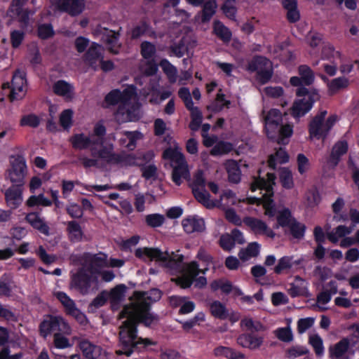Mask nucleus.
<instances>
[{
	"mask_svg": "<svg viewBox=\"0 0 359 359\" xmlns=\"http://www.w3.org/2000/svg\"><path fill=\"white\" fill-rule=\"evenodd\" d=\"M161 297V291L152 289L145 292H136L130 298V304L125 306L120 314L123 322L120 327L119 348L116 351L118 355L129 356L139 344H151L148 339L138 337L137 325L142 323L146 326H150L158 322L157 316L149 311V305Z\"/></svg>",
	"mask_w": 359,
	"mask_h": 359,
	"instance_id": "f257e3e1",
	"label": "nucleus"
},
{
	"mask_svg": "<svg viewBox=\"0 0 359 359\" xmlns=\"http://www.w3.org/2000/svg\"><path fill=\"white\" fill-rule=\"evenodd\" d=\"M266 176L267 179L261 177L255 178L251 184L252 191H255L257 189L265 191L261 197H248L241 199L238 198L233 191L227 190L219 196V199H214L205 189V178L203 172L198 170L195 173L191 183L192 192L197 201L208 209L215 208L225 209L229 205H236L238 202L257 203V205L262 203L265 210V215L269 217H272L276 215V210L272 205L273 201L271 199L273 195V186L275 184V176L271 173H267Z\"/></svg>",
	"mask_w": 359,
	"mask_h": 359,
	"instance_id": "f03ea898",
	"label": "nucleus"
},
{
	"mask_svg": "<svg viewBox=\"0 0 359 359\" xmlns=\"http://www.w3.org/2000/svg\"><path fill=\"white\" fill-rule=\"evenodd\" d=\"M139 98L133 86H127L121 92L113 90L105 97L107 105L118 104V109L115 114V118L119 123L133 121L139 118Z\"/></svg>",
	"mask_w": 359,
	"mask_h": 359,
	"instance_id": "7ed1b4c3",
	"label": "nucleus"
},
{
	"mask_svg": "<svg viewBox=\"0 0 359 359\" xmlns=\"http://www.w3.org/2000/svg\"><path fill=\"white\" fill-rule=\"evenodd\" d=\"M83 266L71 277L70 287L81 294L88 293L93 274L101 273V269L108 266L107 255L104 253L96 255L85 254Z\"/></svg>",
	"mask_w": 359,
	"mask_h": 359,
	"instance_id": "20e7f679",
	"label": "nucleus"
},
{
	"mask_svg": "<svg viewBox=\"0 0 359 359\" xmlns=\"http://www.w3.org/2000/svg\"><path fill=\"white\" fill-rule=\"evenodd\" d=\"M197 259L202 262L205 268L200 269L196 262L187 264L182 271V276L177 279V284L182 288L189 287L194 282L196 287H201L206 285L207 280L203 276H198L200 273L203 274L208 270L212 263V257L203 248H201L196 255Z\"/></svg>",
	"mask_w": 359,
	"mask_h": 359,
	"instance_id": "39448f33",
	"label": "nucleus"
},
{
	"mask_svg": "<svg viewBox=\"0 0 359 359\" xmlns=\"http://www.w3.org/2000/svg\"><path fill=\"white\" fill-rule=\"evenodd\" d=\"M265 130L269 138L276 140L279 144H287L293 133V126L283 123L282 113L276 109L263 111Z\"/></svg>",
	"mask_w": 359,
	"mask_h": 359,
	"instance_id": "423d86ee",
	"label": "nucleus"
},
{
	"mask_svg": "<svg viewBox=\"0 0 359 359\" xmlns=\"http://www.w3.org/2000/svg\"><path fill=\"white\" fill-rule=\"evenodd\" d=\"M163 157L172 168V180L176 185H180L184 180L189 177L187 163L176 142L163 151Z\"/></svg>",
	"mask_w": 359,
	"mask_h": 359,
	"instance_id": "0eeeda50",
	"label": "nucleus"
},
{
	"mask_svg": "<svg viewBox=\"0 0 359 359\" xmlns=\"http://www.w3.org/2000/svg\"><path fill=\"white\" fill-rule=\"evenodd\" d=\"M69 142L74 149H89L91 156H95L97 154L107 161H111L112 158V145L100 149V140L90 135H86L83 133H75L69 137Z\"/></svg>",
	"mask_w": 359,
	"mask_h": 359,
	"instance_id": "6e6552de",
	"label": "nucleus"
},
{
	"mask_svg": "<svg viewBox=\"0 0 359 359\" xmlns=\"http://www.w3.org/2000/svg\"><path fill=\"white\" fill-rule=\"evenodd\" d=\"M135 256L144 261L156 260L163 263L172 271L181 269L183 256L178 253L161 252L158 248H140L135 250Z\"/></svg>",
	"mask_w": 359,
	"mask_h": 359,
	"instance_id": "1a4fd4ad",
	"label": "nucleus"
},
{
	"mask_svg": "<svg viewBox=\"0 0 359 359\" xmlns=\"http://www.w3.org/2000/svg\"><path fill=\"white\" fill-rule=\"evenodd\" d=\"M327 111H321L313 118L309 126V138L313 140H324L329 131L337 121L336 115H330L326 117Z\"/></svg>",
	"mask_w": 359,
	"mask_h": 359,
	"instance_id": "9d476101",
	"label": "nucleus"
},
{
	"mask_svg": "<svg viewBox=\"0 0 359 359\" xmlns=\"http://www.w3.org/2000/svg\"><path fill=\"white\" fill-rule=\"evenodd\" d=\"M298 98L294 102L292 114L294 118L305 115L312 107L313 104L319 99L316 92L309 93L304 87H300L296 93Z\"/></svg>",
	"mask_w": 359,
	"mask_h": 359,
	"instance_id": "9b49d317",
	"label": "nucleus"
},
{
	"mask_svg": "<svg viewBox=\"0 0 359 359\" xmlns=\"http://www.w3.org/2000/svg\"><path fill=\"white\" fill-rule=\"evenodd\" d=\"M10 165L11 167L6 172V178L15 186L22 187L27 173L25 158L20 156H11Z\"/></svg>",
	"mask_w": 359,
	"mask_h": 359,
	"instance_id": "f8f14e48",
	"label": "nucleus"
},
{
	"mask_svg": "<svg viewBox=\"0 0 359 359\" xmlns=\"http://www.w3.org/2000/svg\"><path fill=\"white\" fill-rule=\"evenodd\" d=\"M248 69L257 72V79L261 83H266L272 75L271 62L264 57H256L249 64Z\"/></svg>",
	"mask_w": 359,
	"mask_h": 359,
	"instance_id": "ddd939ff",
	"label": "nucleus"
},
{
	"mask_svg": "<svg viewBox=\"0 0 359 359\" xmlns=\"http://www.w3.org/2000/svg\"><path fill=\"white\" fill-rule=\"evenodd\" d=\"M54 296L60 302L67 314L73 316L80 324H85L86 317L77 307L74 302L64 292L56 291Z\"/></svg>",
	"mask_w": 359,
	"mask_h": 359,
	"instance_id": "4468645a",
	"label": "nucleus"
},
{
	"mask_svg": "<svg viewBox=\"0 0 359 359\" xmlns=\"http://www.w3.org/2000/svg\"><path fill=\"white\" fill-rule=\"evenodd\" d=\"M101 47L93 43L89 48L86 55V60L94 69H96L98 65H101V69L104 72H108L114 69V64L110 60H103L101 57Z\"/></svg>",
	"mask_w": 359,
	"mask_h": 359,
	"instance_id": "2eb2a0df",
	"label": "nucleus"
},
{
	"mask_svg": "<svg viewBox=\"0 0 359 359\" xmlns=\"http://www.w3.org/2000/svg\"><path fill=\"white\" fill-rule=\"evenodd\" d=\"M27 91V80L23 71L17 70L12 78L10 99L11 101L22 99Z\"/></svg>",
	"mask_w": 359,
	"mask_h": 359,
	"instance_id": "dca6fc26",
	"label": "nucleus"
},
{
	"mask_svg": "<svg viewBox=\"0 0 359 359\" xmlns=\"http://www.w3.org/2000/svg\"><path fill=\"white\" fill-rule=\"evenodd\" d=\"M59 11L76 16L82 13L85 8L84 0H50Z\"/></svg>",
	"mask_w": 359,
	"mask_h": 359,
	"instance_id": "f3484780",
	"label": "nucleus"
},
{
	"mask_svg": "<svg viewBox=\"0 0 359 359\" xmlns=\"http://www.w3.org/2000/svg\"><path fill=\"white\" fill-rule=\"evenodd\" d=\"M79 347L88 359H108V353L101 346L94 345L88 341L80 343Z\"/></svg>",
	"mask_w": 359,
	"mask_h": 359,
	"instance_id": "a211bd4d",
	"label": "nucleus"
},
{
	"mask_svg": "<svg viewBox=\"0 0 359 359\" xmlns=\"http://www.w3.org/2000/svg\"><path fill=\"white\" fill-rule=\"evenodd\" d=\"M243 222L256 234L263 235L271 238L275 237L276 233L273 231L264 222L259 219L248 217L243 219Z\"/></svg>",
	"mask_w": 359,
	"mask_h": 359,
	"instance_id": "6ab92c4d",
	"label": "nucleus"
},
{
	"mask_svg": "<svg viewBox=\"0 0 359 359\" xmlns=\"http://www.w3.org/2000/svg\"><path fill=\"white\" fill-rule=\"evenodd\" d=\"M299 76L291 77L290 82L294 86L311 85L314 81V74L311 69L306 65H301L298 68Z\"/></svg>",
	"mask_w": 359,
	"mask_h": 359,
	"instance_id": "aec40b11",
	"label": "nucleus"
},
{
	"mask_svg": "<svg viewBox=\"0 0 359 359\" xmlns=\"http://www.w3.org/2000/svg\"><path fill=\"white\" fill-rule=\"evenodd\" d=\"M182 224L184 230L187 233L201 232L205 227L203 219L196 215L189 216L184 219Z\"/></svg>",
	"mask_w": 359,
	"mask_h": 359,
	"instance_id": "412c9836",
	"label": "nucleus"
},
{
	"mask_svg": "<svg viewBox=\"0 0 359 359\" xmlns=\"http://www.w3.org/2000/svg\"><path fill=\"white\" fill-rule=\"evenodd\" d=\"M263 341L262 337L253 334H243L237 339V342L240 346L252 350L259 348Z\"/></svg>",
	"mask_w": 359,
	"mask_h": 359,
	"instance_id": "4be33fe9",
	"label": "nucleus"
},
{
	"mask_svg": "<svg viewBox=\"0 0 359 359\" xmlns=\"http://www.w3.org/2000/svg\"><path fill=\"white\" fill-rule=\"evenodd\" d=\"M24 0H12L8 12L12 17L18 18V22H29V13L23 8Z\"/></svg>",
	"mask_w": 359,
	"mask_h": 359,
	"instance_id": "5701e85b",
	"label": "nucleus"
},
{
	"mask_svg": "<svg viewBox=\"0 0 359 359\" xmlns=\"http://www.w3.org/2000/svg\"><path fill=\"white\" fill-rule=\"evenodd\" d=\"M6 200L8 205L12 208H17L22 202V187H11L5 194Z\"/></svg>",
	"mask_w": 359,
	"mask_h": 359,
	"instance_id": "b1692460",
	"label": "nucleus"
},
{
	"mask_svg": "<svg viewBox=\"0 0 359 359\" xmlns=\"http://www.w3.org/2000/svg\"><path fill=\"white\" fill-rule=\"evenodd\" d=\"M349 340L344 338L329 348V355L331 359H344L349 348Z\"/></svg>",
	"mask_w": 359,
	"mask_h": 359,
	"instance_id": "393cba45",
	"label": "nucleus"
},
{
	"mask_svg": "<svg viewBox=\"0 0 359 359\" xmlns=\"http://www.w3.org/2000/svg\"><path fill=\"white\" fill-rule=\"evenodd\" d=\"M289 293L293 297L297 296L309 297V292L307 282L299 277H296L294 280L290 284Z\"/></svg>",
	"mask_w": 359,
	"mask_h": 359,
	"instance_id": "a878e982",
	"label": "nucleus"
},
{
	"mask_svg": "<svg viewBox=\"0 0 359 359\" xmlns=\"http://www.w3.org/2000/svg\"><path fill=\"white\" fill-rule=\"evenodd\" d=\"M53 88L56 95L62 97L67 100H70L74 97V87L65 81L60 80L55 82Z\"/></svg>",
	"mask_w": 359,
	"mask_h": 359,
	"instance_id": "bb28decb",
	"label": "nucleus"
},
{
	"mask_svg": "<svg viewBox=\"0 0 359 359\" xmlns=\"http://www.w3.org/2000/svg\"><path fill=\"white\" fill-rule=\"evenodd\" d=\"M25 219L33 228L45 235H48L49 227L38 213L30 212L26 215Z\"/></svg>",
	"mask_w": 359,
	"mask_h": 359,
	"instance_id": "cd10ccee",
	"label": "nucleus"
},
{
	"mask_svg": "<svg viewBox=\"0 0 359 359\" xmlns=\"http://www.w3.org/2000/svg\"><path fill=\"white\" fill-rule=\"evenodd\" d=\"M210 287L212 290H220L224 293L233 292L235 295L239 296L242 294V292L239 288L232 286L231 283L226 280H216L211 283Z\"/></svg>",
	"mask_w": 359,
	"mask_h": 359,
	"instance_id": "c85d7f7f",
	"label": "nucleus"
},
{
	"mask_svg": "<svg viewBox=\"0 0 359 359\" xmlns=\"http://www.w3.org/2000/svg\"><path fill=\"white\" fill-rule=\"evenodd\" d=\"M283 8L287 10L289 22H296L299 20L300 14L297 9V0H282Z\"/></svg>",
	"mask_w": 359,
	"mask_h": 359,
	"instance_id": "c756f323",
	"label": "nucleus"
},
{
	"mask_svg": "<svg viewBox=\"0 0 359 359\" xmlns=\"http://www.w3.org/2000/svg\"><path fill=\"white\" fill-rule=\"evenodd\" d=\"M353 229L351 225H339L327 233V238L332 243H337L341 238L351 234Z\"/></svg>",
	"mask_w": 359,
	"mask_h": 359,
	"instance_id": "7c9ffc66",
	"label": "nucleus"
},
{
	"mask_svg": "<svg viewBox=\"0 0 359 359\" xmlns=\"http://www.w3.org/2000/svg\"><path fill=\"white\" fill-rule=\"evenodd\" d=\"M217 8L216 0H207L202 4L201 22H208Z\"/></svg>",
	"mask_w": 359,
	"mask_h": 359,
	"instance_id": "2f4dec72",
	"label": "nucleus"
},
{
	"mask_svg": "<svg viewBox=\"0 0 359 359\" xmlns=\"http://www.w3.org/2000/svg\"><path fill=\"white\" fill-rule=\"evenodd\" d=\"M210 313L216 318L224 320L229 316V311L219 301H213L209 304Z\"/></svg>",
	"mask_w": 359,
	"mask_h": 359,
	"instance_id": "473e14b6",
	"label": "nucleus"
},
{
	"mask_svg": "<svg viewBox=\"0 0 359 359\" xmlns=\"http://www.w3.org/2000/svg\"><path fill=\"white\" fill-rule=\"evenodd\" d=\"M289 160V156L284 149L280 148L274 154L269 156L268 163L272 169H276L278 165L285 163Z\"/></svg>",
	"mask_w": 359,
	"mask_h": 359,
	"instance_id": "72a5a7b5",
	"label": "nucleus"
},
{
	"mask_svg": "<svg viewBox=\"0 0 359 359\" xmlns=\"http://www.w3.org/2000/svg\"><path fill=\"white\" fill-rule=\"evenodd\" d=\"M348 150V144L345 141H340L334 144L332 148L330 156V163L334 165H337L339 161L340 157L345 154Z\"/></svg>",
	"mask_w": 359,
	"mask_h": 359,
	"instance_id": "f704fd0d",
	"label": "nucleus"
},
{
	"mask_svg": "<svg viewBox=\"0 0 359 359\" xmlns=\"http://www.w3.org/2000/svg\"><path fill=\"white\" fill-rule=\"evenodd\" d=\"M259 250L260 245L257 243H251L247 248L242 249L239 252V258L243 262H247L251 258L257 257L259 253Z\"/></svg>",
	"mask_w": 359,
	"mask_h": 359,
	"instance_id": "c9c22d12",
	"label": "nucleus"
},
{
	"mask_svg": "<svg viewBox=\"0 0 359 359\" xmlns=\"http://www.w3.org/2000/svg\"><path fill=\"white\" fill-rule=\"evenodd\" d=\"M299 261L294 260L293 256H284L281 257L274 268L276 273H281L283 271L290 269L294 264H299Z\"/></svg>",
	"mask_w": 359,
	"mask_h": 359,
	"instance_id": "e433bc0d",
	"label": "nucleus"
},
{
	"mask_svg": "<svg viewBox=\"0 0 359 359\" xmlns=\"http://www.w3.org/2000/svg\"><path fill=\"white\" fill-rule=\"evenodd\" d=\"M226 169L229 174V179L231 182L238 183L241 180V172L237 163L229 160L226 162Z\"/></svg>",
	"mask_w": 359,
	"mask_h": 359,
	"instance_id": "4c0bfd02",
	"label": "nucleus"
},
{
	"mask_svg": "<svg viewBox=\"0 0 359 359\" xmlns=\"http://www.w3.org/2000/svg\"><path fill=\"white\" fill-rule=\"evenodd\" d=\"M160 66L163 72L166 74L169 81L174 83L177 81V70L168 60H162L160 62Z\"/></svg>",
	"mask_w": 359,
	"mask_h": 359,
	"instance_id": "58836bf2",
	"label": "nucleus"
},
{
	"mask_svg": "<svg viewBox=\"0 0 359 359\" xmlns=\"http://www.w3.org/2000/svg\"><path fill=\"white\" fill-rule=\"evenodd\" d=\"M345 205L344 201L341 198H338L332 204V210L334 213L333 219L337 222H346L348 221L346 215L341 214L340 212Z\"/></svg>",
	"mask_w": 359,
	"mask_h": 359,
	"instance_id": "ea45409f",
	"label": "nucleus"
},
{
	"mask_svg": "<svg viewBox=\"0 0 359 359\" xmlns=\"http://www.w3.org/2000/svg\"><path fill=\"white\" fill-rule=\"evenodd\" d=\"M214 353L217 356H224L230 359H244L245 358L243 354L224 346L216 348Z\"/></svg>",
	"mask_w": 359,
	"mask_h": 359,
	"instance_id": "a19ab883",
	"label": "nucleus"
},
{
	"mask_svg": "<svg viewBox=\"0 0 359 359\" xmlns=\"http://www.w3.org/2000/svg\"><path fill=\"white\" fill-rule=\"evenodd\" d=\"M278 224L276 228L278 226H290L295 219L292 217L290 211L287 208H283L278 212L277 215Z\"/></svg>",
	"mask_w": 359,
	"mask_h": 359,
	"instance_id": "79ce46f5",
	"label": "nucleus"
},
{
	"mask_svg": "<svg viewBox=\"0 0 359 359\" xmlns=\"http://www.w3.org/2000/svg\"><path fill=\"white\" fill-rule=\"evenodd\" d=\"M56 316H48L41 323L40 332L43 337H46L51 331L55 330Z\"/></svg>",
	"mask_w": 359,
	"mask_h": 359,
	"instance_id": "37998d69",
	"label": "nucleus"
},
{
	"mask_svg": "<svg viewBox=\"0 0 359 359\" xmlns=\"http://www.w3.org/2000/svg\"><path fill=\"white\" fill-rule=\"evenodd\" d=\"M140 70L146 76H151L157 72L158 67L154 59H144L140 63Z\"/></svg>",
	"mask_w": 359,
	"mask_h": 359,
	"instance_id": "c03bdc74",
	"label": "nucleus"
},
{
	"mask_svg": "<svg viewBox=\"0 0 359 359\" xmlns=\"http://www.w3.org/2000/svg\"><path fill=\"white\" fill-rule=\"evenodd\" d=\"M190 111L191 121L189 127L192 130H197L201 125L203 116L201 111L196 107H192L188 109Z\"/></svg>",
	"mask_w": 359,
	"mask_h": 359,
	"instance_id": "a18cd8bd",
	"label": "nucleus"
},
{
	"mask_svg": "<svg viewBox=\"0 0 359 359\" xmlns=\"http://www.w3.org/2000/svg\"><path fill=\"white\" fill-rule=\"evenodd\" d=\"M68 232L72 241L78 242L83 238V231L80 225L74 221L68 223Z\"/></svg>",
	"mask_w": 359,
	"mask_h": 359,
	"instance_id": "49530a36",
	"label": "nucleus"
},
{
	"mask_svg": "<svg viewBox=\"0 0 359 359\" xmlns=\"http://www.w3.org/2000/svg\"><path fill=\"white\" fill-rule=\"evenodd\" d=\"M52 202L46 198L43 194H39L38 196H31L26 201V205L29 207L32 208L37 205H42V206H50L51 205Z\"/></svg>",
	"mask_w": 359,
	"mask_h": 359,
	"instance_id": "de8ad7c7",
	"label": "nucleus"
},
{
	"mask_svg": "<svg viewBox=\"0 0 359 359\" xmlns=\"http://www.w3.org/2000/svg\"><path fill=\"white\" fill-rule=\"evenodd\" d=\"M349 84V81L345 77H338L332 80L327 83L329 91L334 93L336 91L347 87Z\"/></svg>",
	"mask_w": 359,
	"mask_h": 359,
	"instance_id": "09e8293b",
	"label": "nucleus"
},
{
	"mask_svg": "<svg viewBox=\"0 0 359 359\" xmlns=\"http://www.w3.org/2000/svg\"><path fill=\"white\" fill-rule=\"evenodd\" d=\"M309 344L313 348L316 354L322 356L324 354V346L323 339L317 334H311L309 336Z\"/></svg>",
	"mask_w": 359,
	"mask_h": 359,
	"instance_id": "8fccbe9b",
	"label": "nucleus"
},
{
	"mask_svg": "<svg viewBox=\"0 0 359 359\" xmlns=\"http://www.w3.org/2000/svg\"><path fill=\"white\" fill-rule=\"evenodd\" d=\"M55 330H57L61 334L70 335L72 334V328L67 321L60 316H56Z\"/></svg>",
	"mask_w": 359,
	"mask_h": 359,
	"instance_id": "3c124183",
	"label": "nucleus"
},
{
	"mask_svg": "<svg viewBox=\"0 0 359 359\" xmlns=\"http://www.w3.org/2000/svg\"><path fill=\"white\" fill-rule=\"evenodd\" d=\"M100 159H103L106 161H108L107 160L101 158L97 154L95 156H92V158L88 157L84 154L80 155L79 156V161L86 168L98 166L100 165Z\"/></svg>",
	"mask_w": 359,
	"mask_h": 359,
	"instance_id": "603ef678",
	"label": "nucleus"
},
{
	"mask_svg": "<svg viewBox=\"0 0 359 359\" xmlns=\"http://www.w3.org/2000/svg\"><path fill=\"white\" fill-rule=\"evenodd\" d=\"M222 10L228 18L233 20L237 12L235 0H226L222 6Z\"/></svg>",
	"mask_w": 359,
	"mask_h": 359,
	"instance_id": "864d4df0",
	"label": "nucleus"
},
{
	"mask_svg": "<svg viewBox=\"0 0 359 359\" xmlns=\"http://www.w3.org/2000/svg\"><path fill=\"white\" fill-rule=\"evenodd\" d=\"M273 332L276 337L282 341L290 342L293 339V334L289 325L285 327L278 328Z\"/></svg>",
	"mask_w": 359,
	"mask_h": 359,
	"instance_id": "5fc2aeb1",
	"label": "nucleus"
},
{
	"mask_svg": "<svg viewBox=\"0 0 359 359\" xmlns=\"http://www.w3.org/2000/svg\"><path fill=\"white\" fill-rule=\"evenodd\" d=\"M280 180L282 185L286 189H291L294 186V182L291 171L286 168H283L280 170Z\"/></svg>",
	"mask_w": 359,
	"mask_h": 359,
	"instance_id": "6e6d98bb",
	"label": "nucleus"
},
{
	"mask_svg": "<svg viewBox=\"0 0 359 359\" xmlns=\"http://www.w3.org/2000/svg\"><path fill=\"white\" fill-rule=\"evenodd\" d=\"M233 149L231 144L225 142L217 143L212 149L210 153L214 156H219L229 153Z\"/></svg>",
	"mask_w": 359,
	"mask_h": 359,
	"instance_id": "4d7b16f0",
	"label": "nucleus"
},
{
	"mask_svg": "<svg viewBox=\"0 0 359 359\" xmlns=\"http://www.w3.org/2000/svg\"><path fill=\"white\" fill-rule=\"evenodd\" d=\"M73 111L72 109L64 110L60 116V123L64 129L69 130L72 126Z\"/></svg>",
	"mask_w": 359,
	"mask_h": 359,
	"instance_id": "13d9d810",
	"label": "nucleus"
},
{
	"mask_svg": "<svg viewBox=\"0 0 359 359\" xmlns=\"http://www.w3.org/2000/svg\"><path fill=\"white\" fill-rule=\"evenodd\" d=\"M322 57L323 59L327 60L331 58L341 59V53L339 51L335 50L332 45L327 43L323 45Z\"/></svg>",
	"mask_w": 359,
	"mask_h": 359,
	"instance_id": "bf43d9fd",
	"label": "nucleus"
},
{
	"mask_svg": "<svg viewBox=\"0 0 359 359\" xmlns=\"http://www.w3.org/2000/svg\"><path fill=\"white\" fill-rule=\"evenodd\" d=\"M306 204L309 207H314L320 201V196L316 189H311L305 195Z\"/></svg>",
	"mask_w": 359,
	"mask_h": 359,
	"instance_id": "052dcab7",
	"label": "nucleus"
},
{
	"mask_svg": "<svg viewBox=\"0 0 359 359\" xmlns=\"http://www.w3.org/2000/svg\"><path fill=\"white\" fill-rule=\"evenodd\" d=\"M242 327L251 331H262L264 330V326L259 322L255 321L251 318L246 317L241 322Z\"/></svg>",
	"mask_w": 359,
	"mask_h": 359,
	"instance_id": "680f3d73",
	"label": "nucleus"
},
{
	"mask_svg": "<svg viewBox=\"0 0 359 359\" xmlns=\"http://www.w3.org/2000/svg\"><path fill=\"white\" fill-rule=\"evenodd\" d=\"M308 352L309 350L304 346H292L286 351V357L289 359H295L298 357L306 355Z\"/></svg>",
	"mask_w": 359,
	"mask_h": 359,
	"instance_id": "e2e57ef3",
	"label": "nucleus"
},
{
	"mask_svg": "<svg viewBox=\"0 0 359 359\" xmlns=\"http://www.w3.org/2000/svg\"><path fill=\"white\" fill-rule=\"evenodd\" d=\"M214 32L224 42L229 41L231 37V32L223 24H215Z\"/></svg>",
	"mask_w": 359,
	"mask_h": 359,
	"instance_id": "0e129e2a",
	"label": "nucleus"
},
{
	"mask_svg": "<svg viewBox=\"0 0 359 359\" xmlns=\"http://www.w3.org/2000/svg\"><path fill=\"white\" fill-rule=\"evenodd\" d=\"M124 135L128 140V142L126 144V147L129 150L134 149L136 146L137 140L142 138V134L137 131H124Z\"/></svg>",
	"mask_w": 359,
	"mask_h": 359,
	"instance_id": "69168bd1",
	"label": "nucleus"
},
{
	"mask_svg": "<svg viewBox=\"0 0 359 359\" xmlns=\"http://www.w3.org/2000/svg\"><path fill=\"white\" fill-rule=\"evenodd\" d=\"M111 34L106 38L105 41L107 44V48L113 53L117 54L119 52L120 44L118 41V37L114 32H109Z\"/></svg>",
	"mask_w": 359,
	"mask_h": 359,
	"instance_id": "338daca9",
	"label": "nucleus"
},
{
	"mask_svg": "<svg viewBox=\"0 0 359 359\" xmlns=\"http://www.w3.org/2000/svg\"><path fill=\"white\" fill-rule=\"evenodd\" d=\"M156 52L155 46L147 41H144L141 45V54L144 59H153L152 57Z\"/></svg>",
	"mask_w": 359,
	"mask_h": 359,
	"instance_id": "774afa93",
	"label": "nucleus"
}]
</instances>
